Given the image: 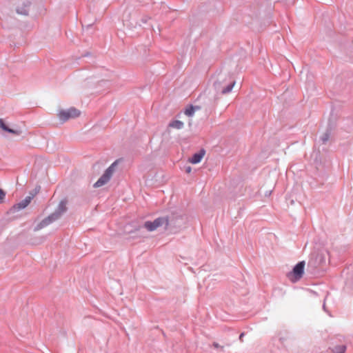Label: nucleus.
I'll list each match as a JSON object with an SVG mask.
<instances>
[{"mask_svg": "<svg viewBox=\"0 0 353 353\" xmlns=\"http://www.w3.org/2000/svg\"><path fill=\"white\" fill-rule=\"evenodd\" d=\"M245 334L244 332H242L240 335H239V340L242 342L243 341V337L244 336Z\"/></svg>", "mask_w": 353, "mask_h": 353, "instance_id": "nucleus-21", "label": "nucleus"}, {"mask_svg": "<svg viewBox=\"0 0 353 353\" xmlns=\"http://www.w3.org/2000/svg\"><path fill=\"white\" fill-rule=\"evenodd\" d=\"M212 346L214 347V348H219L220 349L221 351L223 352V346H221L218 343L216 342H214L212 343Z\"/></svg>", "mask_w": 353, "mask_h": 353, "instance_id": "nucleus-18", "label": "nucleus"}, {"mask_svg": "<svg viewBox=\"0 0 353 353\" xmlns=\"http://www.w3.org/2000/svg\"><path fill=\"white\" fill-rule=\"evenodd\" d=\"M199 109V106H194V105H191L185 109V114L188 117H192V116H193L195 111Z\"/></svg>", "mask_w": 353, "mask_h": 353, "instance_id": "nucleus-14", "label": "nucleus"}, {"mask_svg": "<svg viewBox=\"0 0 353 353\" xmlns=\"http://www.w3.org/2000/svg\"><path fill=\"white\" fill-rule=\"evenodd\" d=\"M323 310H324L325 311H326V309H325V303H323Z\"/></svg>", "mask_w": 353, "mask_h": 353, "instance_id": "nucleus-22", "label": "nucleus"}, {"mask_svg": "<svg viewBox=\"0 0 353 353\" xmlns=\"http://www.w3.org/2000/svg\"><path fill=\"white\" fill-rule=\"evenodd\" d=\"M214 85L216 90H219L220 89L221 83L220 82H215L214 83Z\"/></svg>", "mask_w": 353, "mask_h": 353, "instance_id": "nucleus-19", "label": "nucleus"}, {"mask_svg": "<svg viewBox=\"0 0 353 353\" xmlns=\"http://www.w3.org/2000/svg\"><path fill=\"white\" fill-rule=\"evenodd\" d=\"M205 154L204 149H201L198 152L194 153L190 159L189 161L192 164H196L201 162Z\"/></svg>", "mask_w": 353, "mask_h": 353, "instance_id": "nucleus-9", "label": "nucleus"}, {"mask_svg": "<svg viewBox=\"0 0 353 353\" xmlns=\"http://www.w3.org/2000/svg\"><path fill=\"white\" fill-rule=\"evenodd\" d=\"M0 128L3 130L4 131L7 132H9V133H12V134H19L20 133V131L19 130H13V129H11L9 127H8L3 119H0Z\"/></svg>", "mask_w": 353, "mask_h": 353, "instance_id": "nucleus-11", "label": "nucleus"}, {"mask_svg": "<svg viewBox=\"0 0 353 353\" xmlns=\"http://www.w3.org/2000/svg\"><path fill=\"white\" fill-rule=\"evenodd\" d=\"M235 83V81H232L226 87L223 88V89L221 90V92L223 94H225L230 92L232 88H234Z\"/></svg>", "mask_w": 353, "mask_h": 353, "instance_id": "nucleus-13", "label": "nucleus"}, {"mask_svg": "<svg viewBox=\"0 0 353 353\" xmlns=\"http://www.w3.org/2000/svg\"><path fill=\"white\" fill-rule=\"evenodd\" d=\"M172 220L166 217H158L153 221H145L143 224V227L150 232L154 231L158 228L164 226L165 229L168 228V225L172 224Z\"/></svg>", "mask_w": 353, "mask_h": 353, "instance_id": "nucleus-2", "label": "nucleus"}, {"mask_svg": "<svg viewBox=\"0 0 353 353\" xmlns=\"http://www.w3.org/2000/svg\"><path fill=\"white\" fill-rule=\"evenodd\" d=\"M6 192L0 188V203H3L6 197Z\"/></svg>", "mask_w": 353, "mask_h": 353, "instance_id": "nucleus-16", "label": "nucleus"}, {"mask_svg": "<svg viewBox=\"0 0 353 353\" xmlns=\"http://www.w3.org/2000/svg\"><path fill=\"white\" fill-rule=\"evenodd\" d=\"M118 161L113 162L104 172L103 175L94 184V188H99L106 184L112 178L115 168L117 165Z\"/></svg>", "mask_w": 353, "mask_h": 353, "instance_id": "nucleus-3", "label": "nucleus"}, {"mask_svg": "<svg viewBox=\"0 0 353 353\" xmlns=\"http://www.w3.org/2000/svg\"><path fill=\"white\" fill-rule=\"evenodd\" d=\"M165 217L169 218L172 220V224L169 225L167 229L176 228L181 227V222L182 221L181 216L171 214L170 216H165Z\"/></svg>", "mask_w": 353, "mask_h": 353, "instance_id": "nucleus-8", "label": "nucleus"}, {"mask_svg": "<svg viewBox=\"0 0 353 353\" xmlns=\"http://www.w3.org/2000/svg\"><path fill=\"white\" fill-rule=\"evenodd\" d=\"M143 23H146L147 21L145 20V19H143Z\"/></svg>", "mask_w": 353, "mask_h": 353, "instance_id": "nucleus-24", "label": "nucleus"}, {"mask_svg": "<svg viewBox=\"0 0 353 353\" xmlns=\"http://www.w3.org/2000/svg\"><path fill=\"white\" fill-rule=\"evenodd\" d=\"M67 201L65 200H62L59 203L57 208L55 211L50 214L49 216L43 219L41 222H39L34 228V231H39L43 228L47 227L52 223L58 220L61 215L67 211Z\"/></svg>", "mask_w": 353, "mask_h": 353, "instance_id": "nucleus-1", "label": "nucleus"}, {"mask_svg": "<svg viewBox=\"0 0 353 353\" xmlns=\"http://www.w3.org/2000/svg\"><path fill=\"white\" fill-rule=\"evenodd\" d=\"M305 262L300 261L293 268L292 272L296 279H301L304 273Z\"/></svg>", "mask_w": 353, "mask_h": 353, "instance_id": "nucleus-6", "label": "nucleus"}, {"mask_svg": "<svg viewBox=\"0 0 353 353\" xmlns=\"http://www.w3.org/2000/svg\"><path fill=\"white\" fill-rule=\"evenodd\" d=\"M80 111L75 108H70L68 110H60L57 114L59 120L64 123L70 119L76 118L80 115Z\"/></svg>", "mask_w": 353, "mask_h": 353, "instance_id": "nucleus-4", "label": "nucleus"}, {"mask_svg": "<svg viewBox=\"0 0 353 353\" xmlns=\"http://www.w3.org/2000/svg\"><path fill=\"white\" fill-rule=\"evenodd\" d=\"M168 126L170 128H176L177 130L182 129L184 126V123L179 120H174L170 122Z\"/></svg>", "mask_w": 353, "mask_h": 353, "instance_id": "nucleus-12", "label": "nucleus"}, {"mask_svg": "<svg viewBox=\"0 0 353 353\" xmlns=\"http://www.w3.org/2000/svg\"><path fill=\"white\" fill-rule=\"evenodd\" d=\"M143 23H146L147 21L145 20V19H143Z\"/></svg>", "mask_w": 353, "mask_h": 353, "instance_id": "nucleus-23", "label": "nucleus"}, {"mask_svg": "<svg viewBox=\"0 0 353 353\" xmlns=\"http://www.w3.org/2000/svg\"><path fill=\"white\" fill-rule=\"evenodd\" d=\"M345 348L346 347L344 345L339 346L336 348L337 351L335 353H345Z\"/></svg>", "mask_w": 353, "mask_h": 353, "instance_id": "nucleus-17", "label": "nucleus"}, {"mask_svg": "<svg viewBox=\"0 0 353 353\" xmlns=\"http://www.w3.org/2000/svg\"><path fill=\"white\" fill-rule=\"evenodd\" d=\"M30 4L31 3L29 1H24L21 7L17 8V12L19 14L28 15Z\"/></svg>", "mask_w": 353, "mask_h": 353, "instance_id": "nucleus-10", "label": "nucleus"}, {"mask_svg": "<svg viewBox=\"0 0 353 353\" xmlns=\"http://www.w3.org/2000/svg\"><path fill=\"white\" fill-rule=\"evenodd\" d=\"M32 200V196H26L20 202L14 204L8 211V214H13L26 208Z\"/></svg>", "mask_w": 353, "mask_h": 353, "instance_id": "nucleus-5", "label": "nucleus"}, {"mask_svg": "<svg viewBox=\"0 0 353 353\" xmlns=\"http://www.w3.org/2000/svg\"><path fill=\"white\" fill-rule=\"evenodd\" d=\"M41 187L37 186L32 191L29 193L28 196H32V199L40 191Z\"/></svg>", "mask_w": 353, "mask_h": 353, "instance_id": "nucleus-15", "label": "nucleus"}, {"mask_svg": "<svg viewBox=\"0 0 353 353\" xmlns=\"http://www.w3.org/2000/svg\"><path fill=\"white\" fill-rule=\"evenodd\" d=\"M334 130V126L329 123L325 132L320 137L319 141L322 144H326L331 137L332 132Z\"/></svg>", "mask_w": 353, "mask_h": 353, "instance_id": "nucleus-7", "label": "nucleus"}, {"mask_svg": "<svg viewBox=\"0 0 353 353\" xmlns=\"http://www.w3.org/2000/svg\"><path fill=\"white\" fill-rule=\"evenodd\" d=\"M185 171L186 173H190L192 171V168L190 166L185 167Z\"/></svg>", "mask_w": 353, "mask_h": 353, "instance_id": "nucleus-20", "label": "nucleus"}]
</instances>
